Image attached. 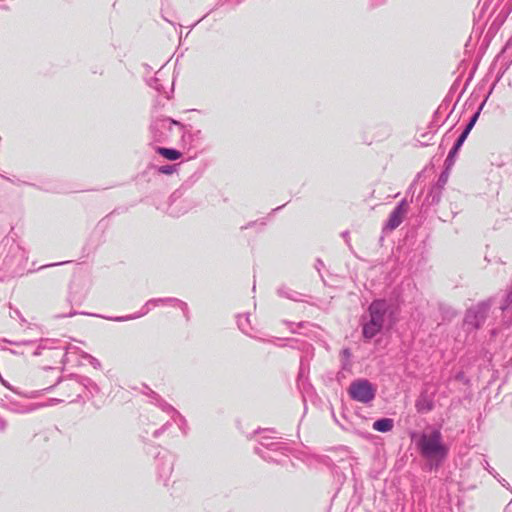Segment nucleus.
<instances>
[{
	"label": "nucleus",
	"instance_id": "8",
	"mask_svg": "<svg viewBox=\"0 0 512 512\" xmlns=\"http://www.w3.org/2000/svg\"><path fill=\"white\" fill-rule=\"evenodd\" d=\"M463 143H464V141H462L461 139H458L457 142L455 143L453 149L450 151V155L455 154L461 148Z\"/></svg>",
	"mask_w": 512,
	"mask_h": 512
},
{
	"label": "nucleus",
	"instance_id": "5",
	"mask_svg": "<svg viewBox=\"0 0 512 512\" xmlns=\"http://www.w3.org/2000/svg\"><path fill=\"white\" fill-rule=\"evenodd\" d=\"M392 428L393 420L390 418L379 419L373 423V429L379 432H389Z\"/></svg>",
	"mask_w": 512,
	"mask_h": 512
},
{
	"label": "nucleus",
	"instance_id": "4",
	"mask_svg": "<svg viewBox=\"0 0 512 512\" xmlns=\"http://www.w3.org/2000/svg\"><path fill=\"white\" fill-rule=\"evenodd\" d=\"M405 210L402 205L398 206L391 214L388 220V227L390 229L397 228L403 221Z\"/></svg>",
	"mask_w": 512,
	"mask_h": 512
},
{
	"label": "nucleus",
	"instance_id": "6",
	"mask_svg": "<svg viewBox=\"0 0 512 512\" xmlns=\"http://www.w3.org/2000/svg\"><path fill=\"white\" fill-rule=\"evenodd\" d=\"M157 152L164 158L171 160V161L179 159L182 155L179 151H177L175 149L164 148V147H159L157 149Z\"/></svg>",
	"mask_w": 512,
	"mask_h": 512
},
{
	"label": "nucleus",
	"instance_id": "10",
	"mask_svg": "<svg viewBox=\"0 0 512 512\" xmlns=\"http://www.w3.org/2000/svg\"><path fill=\"white\" fill-rule=\"evenodd\" d=\"M164 173H169L170 171L168 169L163 170Z\"/></svg>",
	"mask_w": 512,
	"mask_h": 512
},
{
	"label": "nucleus",
	"instance_id": "1",
	"mask_svg": "<svg viewBox=\"0 0 512 512\" xmlns=\"http://www.w3.org/2000/svg\"><path fill=\"white\" fill-rule=\"evenodd\" d=\"M389 304L385 300L373 301L367 313L362 316V336L366 341L371 340L385 327L391 316Z\"/></svg>",
	"mask_w": 512,
	"mask_h": 512
},
{
	"label": "nucleus",
	"instance_id": "2",
	"mask_svg": "<svg viewBox=\"0 0 512 512\" xmlns=\"http://www.w3.org/2000/svg\"><path fill=\"white\" fill-rule=\"evenodd\" d=\"M417 445L421 454L428 459L442 461L448 454V448L443 443L442 435L438 430L422 434Z\"/></svg>",
	"mask_w": 512,
	"mask_h": 512
},
{
	"label": "nucleus",
	"instance_id": "3",
	"mask_svg": "<svg viewBox=\"0 0 512 512\" xmlns=\"http://www.w3.org/2000/svg\"><path fill=\"white\" fill-rule=\"evenodd\" d=\"M375 392V388L367 380L354 381L348 389L351 398L361 403L372 401L375 397Z\"/></svg>",
	"mask_w": 512,
	"mask_h": 512
},
{
	"label": "nucleus",
	"instance_id": "9",
	"mask_svg": "<svg viewBox=\"0 0 512 512\" xmlns=\"http://www.w3.org/2000/svg\"><path fill=\"white\" fill-rule=\"evenodd\" d=\"M416 408H417V410H418V411H420V412H423V411H424V409L420 406V402H419V401L416 403Z\"/></svg>",
	"mask_w": 512,
	"mask_h": 512
},
{
	"label": "nucleus",
	"instance_id": "7",
	"mask_svg": "<svg viewBox=\"0 0 512 512\" xmlns=\"http://www.w3.org/2000/svg\"><path fill=\"white\" fill-rule=\"evenodd\" d=\"M478 116H479V112L474 114V116L471 118L470 122L468 123L466 129L462 132V134L460 135V137L458 139H461L462 141L466 140L470 131L472 130L473 126L475 125V123L478 119Z\"/></svg>",
	"mask_w": 512,
	"mask_h": 512
}]
</instances>
